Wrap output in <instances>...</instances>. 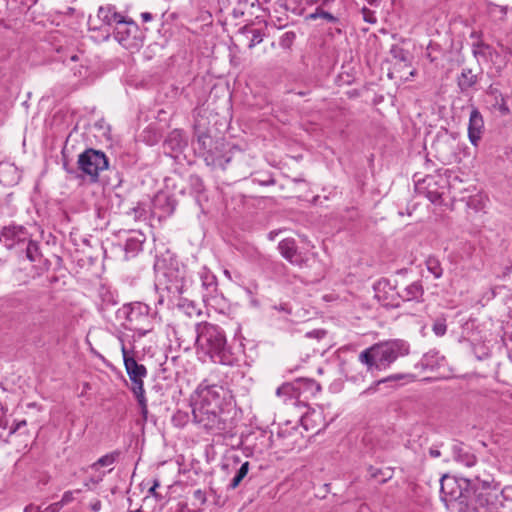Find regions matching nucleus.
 Returning a JSON list of instances; mask_svg holds the SVG:
<instances>
[{"mask_svg":"<svg viewBox=\"0 0 512 512\" xmlns=\"http://www.w3.org/2000/svg\"><path fill=\"white\" fill-rule=\"evenodd\" d=\"M215 141L208 134H201L197 138L198 149L203 155V152H208L212 148Z\"/></svg>","mask_w":512,"mask_h":512,"instance_id":"obj_26","label":"nucleus"},{"mask_svg":"<svg viewBox=\"0 0 512 512\" xmlns=\"http://www.w3.org/2000/svg\"><path fill=\"white\" fill-rule=\"evenodd\" d=\"M318 17H320V6L316 7L315 11L313 13L306 15L305 19L306 20L317 19Z\"/></svg>","mask_w":512,"mask_h":512,"instance_id":"obj_37","label":"nucleus"},{"mask_svg":"<svg viewBox=\"0 0 512 512\" xmlns=\"http://www.w3.org/2000/svg\"><path fill=\"white\" fill-rule=\"evenodd\" d=\"M187 141L179 130H173L164 141V147L172 152L181 151L186 147Z\"/></svg>","mask_w":512,"mask_h":512,"instance_id":"obj_15","label":"nucleus"},{"mask_svg":"<svg viewBox=\"0 0 512 512\" xmlns=\"http://www.w3.org/2000/svg\"><path fill=\"white\" fill-rule=\"evenodd\" d=\"M58 281V277L57 276H51L48 278V282L52 285L54 283H56Z\"/></svg>","mask_w":512,"mask_h":512,"instance_id":"obj_45","label":"nucleus"},{"mask_svg":"<svg viewBox=\"0 0 512 512\" xmlns=\"http://www.w3.org/2000/svg\"><path fill=\"white\" fill-rule=\"evenodd\" d=\"M307 336H315V337H318V336H319V331L314 330V331H312V332H309V333H307Z\"/></svg>","mask_w":512,"mask_h":512,"instance_id":"obj_48","label":"nucleus"},{"mask_svg":"<svg viewBox=\"0 0 512 512\" xmlns=\"http://www.w3.org/2000/svg\"><path fill=\"white\" fill-rule=\"evenodd\" d=\"M316 389L320 390V385L319 384H317Z\"/></svg>","mask_w":512,"mask_h":512,"instance_id":"obj_54","label":"nucleus"},{"mask_svg":"<svg viewBox=\"0 0 512 512\" xmlns=\"http://www.w3.org/2000/svg\"><path fill=\"white\" fill-rule=\"evenodd\" d=\"M32 2H33V3H36V2H37V0H32Z\"/></svg>","mask_w":512,"mask_h":512,"instance_id":"obj_56","label":"nucleus"},{"mask_svg":"<svg viewBox=\"0 0 512 512\" xmlns=\"http://www.w3.org/2000/svg\"><path fill=\"white\" fill-rule=\"evenodd\" d=\"M407 354V349L399 341H389L378 343L364 350L359 355L360 362L366 364L368 368H380L382 365L389 366L399 356Z\"/></svg>","mask_w":512,"mask_h":512,"instance_id":"obj_4","label":"nucleus"},{"mask_svg":"<svg viewBox=\"0 0 512 512\" xmlns=\"http://www.w3.org/2000/svg\"><path fill=\"white\" fill-rule=\"evenodd\" d=\"M29 313L32 315L33 319L37 320L41 325L49 321V311L44 305L31 303L29 306Z\"/></svg>","mask_w":512,"mask_h":512,"instance_id":"obj_18","label":"nucleus"},{"mask_svg":"<svg viewBox=\"0 0 512 512\" xmlns=\"http://www.w3.org/2000/svg\"><path fill=\"white\" fill-rule=\"evenodd\" d=\"M368 472L371 478L377 479L381 483L387 482L392 477L391 469L383 470L381 468L370 466Z\"/></svg>","mask_w":512,"mask_h":512,"instance_id":"obj_22","label":"nucleus"},{"mask_svg":"<svg viewBox=\"0 0 512 512\" xmlns=\"http://www.w3.org/2000/svg\"><path fill=\"white\" fill-rule=\"evenodd\" d=\"M225 143L221 140H215L214 145L208 152H203V157L207 165L213 168L226 170L232 161L229 153H224Z\"/></svg>","mask_w":512,"mask_h":512,"instance_id":"obj_11","label":"nucleus"},{"mask_svg":"<svg viewBox=\"0 0 512 512\" xmlns=\"http://www.w3.org/2000/svg\"><path fill=\"white\" fill-rule=\"evenodd\" d=\"M121 341V352L123 356L124 367L131 381V391L135 396L141 409V415L144 420L147 419L148 405L145 397L144 378L147 376V369L143 364H139L133 356H130L123 339Z\"/></svg>","mask_w":512,"mask_h":512,"instance_id":"obj_3","label":"nucleus"},{"mask_svg":"<svg viewBox=\"0 0 512 512\" xmlns=\"http://www.w3.org/2000/svg\"><path fill=\"white\" fill-rule=\"evenodd\" d=\"M119 456V452L114 451L100 457L96 462L89 466L92 470H97L99 467L110 466L114 464Z\"/></svg>","mask_w":512,"mask_h":512,"instance_id":"obj_21","label":"nucleus"},{"mask_svg":"<svg viewBox=\"0 0 512 512\" xmlns=\"http://www.w3.org/2000/svg\"><path fill=\"white\" fill-rule=\"evenodd\" d=\"M273 183H274V180H270L266 184H273Z\"/></svg>","mask_w":512,"mask_h":512,"instance_id":"obj_50","label":"nucleus"},{"mask_svg":"<svg viewBox=\"0 0 512 512\" xmlns=\"http://www.w3.org/2000/svg\"><path fill=\"white\" fill-rule=\"evenodd\" d=\"M159 481L157 479L154 480L153 485L149 489V494L157 497L156 489L159 487Z\"/></svg>","mask_w":512,"mask_h":512,"instance_id":"obj_39","label":"nucleus"},{"mask_svg":"<svg viewBox=\"0 0 512 512\" xmlns=\"http://www.w3.org/2000/svg\"><path fill=\"white\" fill-rule=\"evenodd\" d=\"M362 14H363L364 21L371 23V24L376 23L377 19L374 15L373 11L369 10L368 8H363Z\"/></svg>","mask_w":512,"mask_h":512,"instance_id":"obj_33","label":"nucleus"},{"mask_svg":"<svg viewBox=\"0 0 512 512\" xmlns=\"http://www.w3.org/2000/svg\"><path fill=\"white\" fill-rule=\"evenodd\" d=\"M135 512H142V510H141V509H138V510H136Z\"/></svg>","mask_w":512,"mask_h":512,"instance_id":"obj_55","label":"nucleus"},{"mask_svg":"<svg viewBox=\"0 0 512 512\" xmlns=\"http://www.w3.org/2000/svg\"><path fill=\"white\" fill-rule=\"evenodd\" d=\"M278 249L280 254L290 263H297L299 260V255L297 252V245L294 239L286 238L280 241L278 245Z\"/></svg>","mask_w":512,"mask_h":512,"instance_id":"obj_14","label":"nucleus"},{"mask_svg":"<svg viewBox=\"0 0 512 512\" xmlns=\"http://www.w3.org/2000/svg\"><path fill=\"white\" fill-rule=\"evenodd\" d=\"M430 455L432 457H438L440 455V452L438 450H430Z\"/></svg>","mask_w":512,"mask_h":512,"instance_id":"obj_47","label":"nucleus"},{"mask_svg":"<svg viewBox=\"0 0 512 512\" xmlns=\"http://www.w3.org/2000/svg\"><path fill=\"white\" fill-rule=\"evenodd\" d=\"M142 243H143V241L140 240L139 238H136V237L128 238L126 240L125 247H124V250L126 253V258L129 257V254L134 255L135 253L140 251L142 248Z\"/></svg>","mask_w":512,"mask_h":512,"instance_id":"obj_24","label":"nucleus"},{"mask_svg":"<svg viewBox=\"0 0 512 512\" xmlns=\"http://www.w3.org/2000/svg\"><path fill=\"white\" fill-rule=\"evenodd\" d=\"M220 390H222V388L216 385L201 389L198 402H207L209 404L217 403V406H221Z\"/></svg>","mask_w":512,"mask_h":512,"instance_id":"obj_17","label":"nucleus"},{"mask_svg":"<svg viewBox=\"0 0 512 512\" xmlns=\"http://www.w3.org/2000/svg\"><path fill=\"white\" fill-rule=\"evenodd\" d=\"M202 286L206 289L209 295H213L217 290L216 277L214 275L205 274L202 276Z\"/></svg>","mask_w":512,"mask_h":512,"instance_id":"obj_27","label":"nucleus"},{"mask_svg":"<svg viewBox=\"0 0 512 512\" xmlns=\"http://www.w3.org/2000/svg\"><path fill=\"white\" fill-rule=\"evenodd\" d=\"M184 337V334H181L180 337H178V340H181V338Z\"/></svg>","mask_w":512,"mask_h":512,"instance_id":"obj_51","label":"nucleus"},{"mask_svg":"<svg viewBox=\"0 0 512 512\" xmlns=\"http://www.w3.org/2000/svg\"><path fill=\"white\" fill-rule=\"evenodd\" d=\"M184 337V334H181L180 337H178V340H181V338Z\"/></svg>","mask_w":512,"mask_h":512,"instance_id":"obj_52","label":"nucleus"},{"mask_svg":"<svg viewBox=\"0 0 512 512\" xmlns=\"http://www.w3.org/2000/svg\"><path fill=\"white\" fill-rule=\"evenodd\" d=\"M186 341V339H183ZM188 347L196 344L210 358L223 365H233L235 358L227 347L224 331L217 325L203 322L194 325L187 337Z\"/></svg>","mask_w":512,"mask_h":512,"instance_id":"obj_1","label":"nucleus"},{"mask_svg":"<svg viewBox=\"0 0 512 512\" xmlns=\"http://www.w3.org/2000/svg\"><path fill=\"white\" fill-rule=\"evenodd\" d=\"M61 508V503L56 502L42 509V512H59Z\"/></svg>","mask_w":512,"mask_h":512,"instance_id":"obj_34","label":"nucleus"},{"mask_svg":"<svg viewBox=\"0 0 512 512\" xmlns=\"http://www.w3.org/2000/svg\"><path fill=\"white\" fill-rule=\"evenodd\" d=\"M101 507H102V503L100 500H96L95 502H93L91 505H90V508L92 511L94 512H98L101 510Z\"/></svg>","mask_w":512,"mask_h":512,"instance_id":"obj_40","label":"nucleus"},{"mask_svg":"<svg viewBox=\"0 0 512 512\" xmlns=\"http://www.w3.org/2000/svg\"><path fill=\"white\" fill-rule=\"evenodd\" d=\"M26 420H21V421H18L17 423H15V425H13L11 428H10V432L11 433H15L16 431H19L20 429H22L23 427L26 426Z\"/></svg>","mask_w":512,"mask_h":512,"instance_id":"obj_35","label":"nucleus"},{"mask_svg":"<svg viewBox=\"0 0 512 512\" xmlns=\"http://www.w3.org/2000/svg\"><path fill=\"white\" fill-rule=\"evenodd\" d=\"M498 490L499 487L494 481H478L473 492L474 509L483 508L492 503L497 497Z\"/></svg>","mask_w":512,"mask_h":512,"instance_id":"obj_10","label":"nucleus"},{"mask_svg":"<svg viewBox=\"0 0 512 512\" xmlns=\"http://www.w3.org/2000/svg\"><path fill=\"white\" fill-rule=\"evenodd\" d=\"M102 476H100L99 478H90L89 480H87L85 483H84V486L89 488L90 487V484H98L100 481H102Z\"/></svg>","mask_w":512,"mask_h":512,"instance_id":"obj_38","label":"nucleus"},{"mask_svg":"<svg viewBox=\"0 0 512 512\" xmlns=\"http://www.w3.org/2000/svg\"><path fill=\"white\" fill-rule=\"evenodd\" d=\"M239 34L241 37L248 40V48L252 49L257 44L263 41L264 33L261 29L253 28L251 26H244L240 29Z\"/></svg>","mask_w":512,"mask_h":512,"instance_id":"obj_16","label":"nucleus"},{"mask_svg":"<svg viewBox=\"0 0 512 512\" xmlns=\"http://www.w3.org/2000/svg\"><path fill=\"white\" fill-rule=\"evenodd\" d=\"M24 512H42V509L40 506L31 503L24 508Z\"/></svg>","mask_w":512,"mask_h":512,"instance_id":"obj_36","label":"nucleus"},{"mask_svg":"<svg viewBox=\"0 0 512 512\" xmlns=\"http://www.w3.org/2000/svg\"><path fill=\"white\" fill-rule=\"evenodd\" d=\"M192 414L194 421L206 430L221 432L226 429L222 408L217 403L196 402Z\"/></svg>","mask_w":512,"mask_h":512,"instance_id":"obj_7","label":"nucleus"},{"mask_svg":"<svg viewBox=\"0 0 512 512\" xmlns=\"http://www.w3.org/2000/svg\"><path fill=\"white\" fill-rule=\"evenodd\" d=\"M114 39L126 50L130 52L139 51L144 45L145 31L128 16L115 26L113 30Z\"/></svg>","mask_w":512,"mask_h":512,"instance_id":"obj_6","label":"nucleus"},{"mask_svg":"<svg viewBox=\"0 0 512 512\" xmlns=\"http://www.w3.org/2000/svg\"><path fill=\"white\" fill-rule=\"evenodd\" d=\"M0 242L8 249L17 248L19 252H25L26 258L31 262H35L41 257L38 242L31 239V234L24 226L3 227L0 231Z\"/></svg>","mask_w":512,"mask_h":512,"instance_id":"obj_2","label":"nucleus"},{"mask_svg":"<svg viewBox=\"0 0 512 512\" xmlns=\"http://www.w3.org/2000/svg\"><path fill=\"white\" fill-rule=\"evenodd\" d=\"M484 130V120L478 109L474 108L469 117L468 137L472 145L477 146Z\"/></svg>","mask_w":512,"mask_h":512,"instance_id":"obj_12","label":"nucleus"},{"mask_svg":"<svg viewBox=\"0 0 512 512\" xmlns=\"http://www.w3.org/2000/svg\"><path fill=\"white\" fill-rule=\"evenodd\" d=\"M295 33L292 32V31H288V32H285L281 37H280V40H279V44L282 48L284 49H289L294 40H295Z\"/></svg>","mask_w":512,"mask_h":512,"instance_id":"obj_28","label":"nucleus"},{"mask_svg":"<svg viewBox=\"0 0 512 512\" xmlns=\"http://www.w3.org/2000/svg\"><path fill=\"white\" fill-rule=\"evenodd\" d=\"M126 15L118 12L111 4L102 5L98 8L95 16H89L88 25L90 30H101L104 27L117 26L125 19Z\"/></svg>","mask_w":512,"mask_h":512,"instance_id":"obj_9","label":"nucleus"},{"mask_svg":"<svg viewBox=\"0 0 512 512\" xmlns=\"http://www.w3.org/2000/svg\"><path fill=\"white\" fill-rule=\"evenodd\" d=\"M184 337V334H181L180 337H178V340H181V338Z\"/></svg>","mask_w":512,"mask_h":512,"instance_id":"obj_53","label":"nucleus"},{"mask_svg":"<svg viewBox=\"0 0 512 512\" xmlns=\"http://www.w3.org/2000/svg\"><path fill=\"white\" fill-rule=\"evenodd\" d=\"M186 417H187V415H186V414H183V413L178 412L177 414H175V415L173 416V421H174V422H176V421H178V418H186Z\"/></svg>","mask_w":512,"mask_h":512,"instance_id":"obj_43","label":"nucleus"},{"mask_svg":"<svg viewBox=\"0 0 512 512\" xmlns=\"http://www.w3.org/2000/svg\"><path fill=\"white\" fill-rule=\"evenodd\" d=\"M275 236H276L275 232H270L269 235H268L270 240H274Z\"/></svg>","mask_w":512,"mask_h":512,"instance_id":"obj_49","label":"nucleus"},{"mask_svg":"<svg viewBox=\"0 0 512 512\" xmlns=\"http://www.w3.org/2000/svg\"><path fill=\"white\" fill-rule=\"evenodd\" d=\"M501 110L504 114H507L509 112V108L504 103L501 105Z\"/></svg>","mask_w":512,"mask_h":512,"instance_id":"obj_46","label":"nucleus"},{"mask_svg":"<svg viewBox=\"0 0 512 512\" xmlns=\"http://www.w3.org/2000/svg\"><path fill=\"white\" fill-rule=\"evenodd\" d=\"M78 167L94 183L98 181L99 173L108 168V159L104 152L89 148L79 155Z\"/></svg>","mask_w":512,"mask_h":512,"instance_id":"obj_8","label":"nucleus"},{"mask_svg":"<svg viewBox=\"0 0 512 512\" xmlns=\"http://www.w3.org/2000/svg\"><path fill=\"white\" fill-rule=\"evenodd\" d=\"M423 292V287L419 282H414L408 287V293L411 294L413 298L422 296Z\"/></svg>","mask_w":512,"mask_h":512,"instance_id":"obj_30","label":"nucleus"},{"mask_svg":"<svg viewBox=\"0 0 512 512\" xmlns=\"http://www.w3.org/2000/svg\"><path fill=\"white\" fill-rule=\"evenodd\" d=\"M343 25L339 19L335 18L330 13L322 11V30L326 31L327 37L334 39L336 35H342Z\"/></svg>","mask_w":512,"mask_h":512,"instance_id":"obj_13","label":"nucleus"},{"mask_svg":"<svg viewBox=\"0 0 512 512\" xmlns=\"http://www.w3.org/2000/svg\"><path fill=\"white\" fill-rule=\"evenodd\" d=\"M405 67H410V65L407 62H405V61L399 62L398 64H396L394 66L393 72L391 74L398 73L399 74V78L401 80L408 81V80H410L412 77H414L416 75V70L415 69H411L407 73H402L401 69L405 68Z\"/></svg>","mask_w":512,"mask_h":512,"instance_id":"obj_25","label":"nucleus"},{"mask_svg":"<svg viewBox=\"0 0 512 512\" xmlns=\"http://www.w3.org/2000/svg\"><path fill=\"white\" fill-rule=\"evenodd\" d=\"M141 19L143 22H149L153 19V15L150 12L141 13Z\"/></svg>","mask_w":512,"mask_h":512,"instance_id":"obj_42","label":"nucleus"},{"mask_svg":"<svg viewBox=\"0 0 512 512\" xmlns=\"http://www.w3.org/2000/svg\"><path fill=\"white\" fill-rule=\"evenodd\" d=\"M432 329L437 336H443L446 333L447 327L444 321H436Z\"/></svg>","mask_w":512,"mask_h":512,"instance_id":"obj_32","label":"nucleus"},{"mask_svg":"<svg viewBox=\"0 0 512 512\" xmlns=\"http://www.w3.org/2000/svg\"><path fill=\"white\" fill-rule=\"evenodd\" d=\"M74 492L76 493H80L81 490L78 489L76 491H66L64 492V494L62 495V498L61 500L58 502V503H61V507H63L64 505L72 502L74 500Z\"/></svg>","mask_w":512,"mask_h":512,"instance_id":"obj_31","label":"nucleus"},{"mask_svg":"<svg viewBox=\"0 0 512 512\" xmlns=\"http://www.w3.org/2000/svg\"><path fill=\"white\" fill-rule=\"evenodd\" d=\"M248 472H249V462L246 461L240 466L236 475L231 480V482L229 484V488L236 489L240 485L242 480L247 476Z\"/></svg>","mask_w":512,"mask_h":512,"instance_id":"obj_23","label":"nucleus"},{"mask_svg":"<svg viewBox=\"0 0 512 512\" xmlns=\"http://www.w3.org/2000/svg\"><path fill=\"white\" fill-rule=\"evenodd\" d=\"M425 265H426L427 270L431 274H433V276L436 279H439L442 277L443 268H442L440 260L436 256H433V255L428 256L425 261Z\"/></svg>","mask_w":512,"mask_h":512,"instance_id":"obj_19","label":"nucleus"},{"mask_svg":"<svg viewBox=\"0 0 512 512\" xmlns=\"http://www.w3.org/2000/svg\"><path fill=\"white\" fill-rule=\"evenodd\" d=\"M477 82V76L472 73L470 69L463 70L459 79L458 84L462 90H466L472 87Z\"/></svg>","mask_w":512,"mask_h":512,"instance_id":"obj_20","label":"nucleus"},{"mask_svg":"<svg viewBox=\"0 0 512 512\" xmlns=\"http://www.w3.org/2000/svg\"><path fill=\"white\" fill-rule=\"evenodd\" d=\"M194 496L196 499L200 500L202 503L206 501L205 495L201 490H196L194 492Z\"/></svg>","mask_w":512,"mask_h":512,"instance_id":"obj_41","label":"nucleus"},{"mask_svg":"<svg viewBox=\"0 0 512 512\" xmlns=\"http://www.w3.org/2000/svg\"><path fill=\"white\" fill-rule=\"evenodd\" d=\"M110 37H111V33L109 32V29H106L105 34H103L102 38L104 41H107L110 39Z\"/></svg>","mask_w":512,"mask_h":512,"instance_id":"obj_44","label":"nucleus"},{"mask_svg":"<svg viewBox=\"0 0 512 512\" xmlns=\"http://www.w3.org/2000/svg\"><path fill=\"white\" fill-rule=\"evenodd\" d=\"M117 317L125 319L128 322L127 328L142 337L147 335L153 330V318L150 315V308L148 305L135 302L123 305L118 309Z\"/></svg>","mask_w":512,"mask_h":512,"instance_id":"obj_5","label":"nucleus"},{"mask_svg":"<svg viewBox=\"0 0 512 512\" xmlns=\"http://www.w3.org/2000/svg\"><path fill=\"white\" fill-rule=\"evenodd\" d=\"M294 393L295 389L291 383H284L276 390L277 396H285L287 398L293 397Z\"/></svg>","mask_w":512,"mask_h":512,"instance_id":"obj_29","label":"nucleus"}]
</instances>
